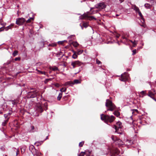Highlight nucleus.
<instances>
[{
  "instance_id": "nucleus-1",
  "label": "nucleus",
  "mask_w": 156,
  "mask_h": 156,
  "mask_svg": "<svg viewBox=\"0 0 156 156\" xmlns=\"http://www.w3.org/2000/svg\"><path fill=\"white\" fill-rule=\"evenodd\" d=\"M101 119L105 123H112L115 120V117L112 115L110 116L107 115L102 114L101 115Z\"/></svg>"
},
{
  "instance_id": "nucleus-2",
  "label": "nucleus",
  "mask_w": 156,
  "mask_h": 156,
  "mask_svg": "<svg viewBox=\"0 0 156 156\" xmlns=\"http://www.w3.org/2000/svg\"><path fill=\"white\" fill-rule=\"evenodd\" d=\"M30 89L31 90L27 93V98H30L36 97L39 91L37 89L32 88H30Z\"/></svg>"
},
{
  "instance_id": "nucleus-3",
  "label": "nucleus",
  "mask_w": 156,
  "mask_h": 156,
  "mask_svg": "<svg viewBox=\"0 0 156 156\" xmlns=\"http://www.w3.org/2000/svg\"><path fill=\"white\" fill-rule=\"evenodd\" d=\"M106 106L108 108L107 109V111H113L115 108V105L112 103V101L107 99L106 100V102L105 103Z\"/></svg>"
},
{
  "instance_id": "nucleus-4",
  "label": "nucleus",
  "mask_w": 156,
  "mask_h": 156,
  "mask_svg": "<svg viewBox=\"0 0 156 156\" xmlns=\"http://www.w3.org/2000/svg\"><path fill=\"white\" fill-rule=\"evenodd\" d=\"M25 19L23 18H19L16 19V23L19 25H23L25 22Z\"/></svg>"
},
{
  "instance_id": "nucleus-5",
  "label": "nucleus",
  "mask_w": 156,
  "mask_h": 156,
  "mask_svg": "<svg viewBox=\"0 0 156 156\" xmlns=\"http://www.w3.org/2000/svg\"><path fill=\"white\" fill-rule=\"evenodd\" d=\"M129 76L127 73L125 72L123 74L121 75V77L120 80L122 81L125 82L128 79Z\"/></svg>"
},
{
  "instance_id": "nucleus-6",
  "label": "nucleus",
  "mask_w": 156,
  "mask_h": 156,
  "mask_svg": "<svg viewBox=\"0 0 156 156\" xmlns=\"http://www.w3.org/2000/svg\"><path fill=\"white\" fill-rule=\"evenodd\" d=\"M110 154L111 156H116L119 153V151L116 148H113L110 150Z\"/></svg>"
},
{
  "instance_id": "nucleus-7",
  "label": "nucleus",
  "mask_w": 156,
  "mask_h": 156,
  "mask_svg": "<svg viewBox=\"0 0 156 156\" xmlns=\"http://www.w3.org/2000/svg\"><path fill=\"white\" fill-rule=\"evenodd\" d=\"M82 64V63L78 60L72 62L71 63V65L73 66V68H74L76 66H80Z\"/></svg>"
},
{
  "instance_id": "nucleus-8",
  "label": "nucleus",
  "mask_w": 156,
  "mask_h": 156,
  "mask_svg": "<svg viewBox=\"0 0 156 156\" xmlns=\"http://www.w3.org/2000/svg\"><path fill=\"white\" fill-rule=\"evenodd\" d=\"M96 8L100 9H103L105 8V4L102 3H99L95 5Z\"/></svg>"
},
{
  "instance_id": "nucleus-9",
  "label": "nucleus",
  "mask_w": 156,
  "mask_h": 156,
  "mask_svg": "<svg viewBox=\"0 0 156 156\" xmlns=\"http://www.w3.org/2000/svg\"><path fill=\"white\" fill-rule=\"evenodd\" d=\"M37 128H35L33 126H31L28 130V132L30 133H34L37 131Z\"/></svg>"
},
{
  "instance_id": "nucleus-10",
  "label": "nucleus",
  "mask_w": 156,
  "mask_h": 156,
  "mask_svg": "<svg viewBox=\"0 0 156 156\" xmlns=\"http://www.w3.org/2000/svg\"><path fill=\"white\" fill-rule=\"evenodd\" d=\"M90 12H87V13L85 14H83V16L84 17H88L89 18V19L90 20H92L93 19H94L95 20H96V19L95 18L94 16H88V15L89 14H90L89 13Z\"/></svg>"
},
{
  "instance_id": "nucleus-11",
  "label": "nucleus",
  "mask_w": 156,
  "mask_h": 156,
  "mask_svg": "<svg viewBox=\"0 0 156 156\" xmlns=\"http://www.w3.org/2000/svg\"><path fill=\"white\" fill-rule=\"evenodd\" d=\"M37 110L40 112H42L43 111V109L41 105L40 104H38L36 105Z\"/></svg>"
},
{
  "instance_id": "nucleus-12",
  "label": "nucleus",
  "mask_w": 156,
  "mask_h": 156,
  "mask_svg": "<svg viewBox=\"0 0 156 156\" xmlns=\"http://www.w3.org/2000/svg\"><path fill=\"white\" fill-rule=\"evenodd\" d=\"M117 126H114V128L115 129V132L117 131V129L118 128H121L122 126V123L120 122H118L116 123Z\"/></svg>"
},
{
  "instance_id": "nucleus-13",
  "label": "nucleus",
  "mask_w": 156,
  "mask_h": 156,
  "mask_svg": "<svg viewBox=\"0 0 156 156\" xmlns=\"http://www.w3.org/2000/svg\"><path fill=\"white\" fill-rule=\"evenodd\" d=\"M111 138L113 141H115V142H121V140H120L117 139L115 136L112 135L111 136Z\"/></svg>"
},
{
  "instance_id": "nucleus-14",
  "label": "nucleus",
  "mask_w": 156,
  "mask_h": 156,
  "mask_svg": "<svg viewBox=\"0 0 156 156\" xmlns=\"http://www.w3.org/2000/svg\"><path fill=\"white\" fill-rule=\"evenodd\" d=\"M155 93H153L151 90H149L148 91V96L151 97V98L153 99L154 98Z\"/></svg>"
},
{
  "instance_id": "nucleus-15",
  "label": "nucleus",
  "mask_w": 156,
  "mask_h": 156,
  "mask_svg": "<svg viewBox=\"0 0 156 156\" xmlns=\"http://www.w3.org/2000/svg\"><path fill=\"white\" fill-rule=\"evenodd\" d=\"M73 84H74V83H73V82L72 81H69L66 82L65 83V86L69 85L71 86H72Z\"/></svg>"
},
{
  "instance_id": "nucleus-16",
  "label": "nucleus",
  "mask_w": 156,
  "mask_h": 156,
  "mask_svg": "<svg viewBox=\"0 0 156 156\" xmlns=\"http://www.w3.org/2000/svg\"><path fill=\"white\" fill-rule=\"evenodd\" d=\"M132 9L136 11V13L140 10L139 8L136 5L132 6Z\"/></svg>"
},
{
  "instance_id": "nucleus-17",
  "label": "nucleus",
  "mask_w": 156,
  "mask_h": 156,
  "mask_svg": "<svg viewBox=\"0 0 156 156\" xmlns=\"http://www.w3.org/2000/svg\"><path fill=\"white\" fill-rule=\"evenodd\" d=\"M9 118H8L6 120L4 121L2 123V126H5L8 122Z\"/></svg>"
},
{
  "instance_id": "nucleus-18",
  "label": "nucleus",
  "mask_w": 156,
  "mask_h": 156,
  "mask_svg": "<svg viewBox=\"0 0 156 156\" xmlns=\"http://www.w3.org/2000/svg\"><path fill=\"white\" fill-rule=\"evenodd\" d=\"M14 24H11L10 25L8 26V27L4 28V29L5 31H7L9 29H10L11 28V27L13 26Z\"/></svg>"
},
{
  "instance_id": "nucleus-19",
  "label": "nucleus",
  "mask_w": 156,
  "mask_h": 156,
  "mask_svg": "<svg viewBox=\"0 0 156 156\" xmlns=\"http://www.w3.org/2000/svg\"><path fill=\"white\" fill-rule=\"evenodd\" d=\"M144 6L146 9H150L151 6V5L148 3H145Z\"/></svg>"
},
{
  "instance_id": "nucleus-20",
  "label": "nucleus",
  "mask_w": 156,
  "mask_h": 156,
  "mask_svg": "<svg viewBox=\"0 0 156 156\" xmlns=\"http://www.w3.org/2000/svg\"><path fill=\"white\" fill-rule=\"evenodd\" d=\"M48 103L47 102H45L44 104V105L43 106V109H44L45 110H47L48 109Z\"/></svg>"
},
{
  "instance_id": "nucleus-21",
  "label": "nucleus",
  "mask_w": 156,
  "mask_h": 156,
  "mask_svg": "<svg viewBox=\"0 0 156 156\" xmlns=\"http://www.w3.org/2000/svg\"><path fill=\"white\" fill-rule=\"evenodd\" d=\"M72 44L75 48L77 47L79 45V44L77 42H73Z\"/></svg>"
},
{
  "instance_id": "nucleus-22",
  "label": "nucleus",
  "mask_w": 156,
  "mask_h": 156,
  "mask_svg": "<svg viewBox=\"0 0 156 156\" xmlns=\"http://www.w3.org/2000/svg\"><path fill=\"white\" fill-rule=\"evenodd\" d=\"M43 141H37L35 142L34 144H36V145L37 146L40 145H41L43 144Z\"/></svg>"
},
{
  "instance_id": "nucleus-23",
  "label": "nucleus",
  "mask_w": 156,
  "mask_h": 156,
  "mask_svg": "<svg viewBox=\"0 0 156 156\" xmlns=\"http://www.w3.org/2000/svg\"><path fill=\"white\" fill-rule=\"evenodd\" d=\"M136 13H138V14L140 16V17H141V18L142 20H143L144 19L143 16L142 15L141 12L140 10L138 12Z\"/></svg>"
},
{
  "instance_id": "nucleus-24",
  "label": "nucleus",
  "mask_w": 156,
  "mask_h": 156,
  "mask_svg": "<svg viewBox=\"0 0 156 156\" xmlns=\"http://www.w3.org/2000/svg\"><path fill=\"white\" fill-rule=\"evenodd\" d=\"M62 93H60L59 94L58 97H57V100L58 101L60 100L62 96Z\"/></svg>"
},
{
  "instance_id": "nucleus-25",
  "label": "nucleus",
  "mask_w": 156,
  "mask_h": 156,
  "mask_svg": "<svg viewBox=\"0 0 156 156\" xmlns=\"http://www.w3.org/2000/svg\"><path fill=\"white\" fill-rule=\"evenodd\" d=\"M73 83H74V84L80 83H81V81L78 80H74Z\"/></svg>"
},
{
  "instance_id": "nucleus-26",
  "label": "nucleus",
  "mask_w": 156,
  "mask_h": 156,
  "mask_svg": "<svg viewBox=\"0 0 156 156\" xmlns=\"http://www.w3.org/2000/svg\"><path fill=\"white\" fill-rule=\"evenodd\" d=\"M113 114L117 117H118L120 115V113L118 111H115L114 112Z\"/></svg>"
},
{
  "instance_id": "nucleus-27",
  "label": "nucleus",
  "mask_w": 156,
  "mask_h": 156,
  "mask_svg": "<svg viewBox=\"0 0 156 156\" xmlns=\"http://www.w3.org/2000/svg\"><path fill=\"white\" fill-rule=\"evenodd\" d=\"M146 91H142L140 92V94L142 95L143 97L144 96H145L146 95Z\"/></svg>"
},
{
  "instance_id": "nucleus-28",
  "label": "nucleus",
  "mask_w": 156,
  "mask_h": 156,
  "mask_svg": "<svg viewBox=\"0 0 156 156\" xmlns=\"http://www.w3.org/2000/svg\"><path fill=\"white\" fill-rule=\"evenodd\" d=\"M18 51L16 50H15L12 53V55L14 57H15L18 55Z\"/></svg>"
},
{
  "instance_id": "nucleus-29",
  "label": "nucleus",
  "mask_w": 156,
  "mask_h": 156,
  "mask_svg": "<svg viewBox=\"0 0 156 156\" xmlns=\"http://www.w3.org/2000/svg\"><path fill=\"white\" fill-rule=\"evenodd\" d=\"M57 45V44L56 43H52L51 44H48L49 46H51L52 47H55Z\"/></svg>"
},
{
  "instance_id": "nucleus-30",
  "label": "nucleus",
  "mask_w": 156,
  "mask_h": 156,
  "mask_svg": "<svg viewBox=\"0 0 156 156\" xmlns=\"http://www.w3.org/2000/svg\"><path fill=\"white\" fill-rule=\"evenodd\" d=\"M36 70L37 71V72H38L39 73L41 74H43L44 75H46V73L44 71H42L40 70H37V69Z\"/></svg>"
},
{
  "instance_id": "nucleus-31",
  "label": "nucleus",
  "mask_w": 156,
  "mask_h": 156,
  "mask_svg": "<svg viewBox=\"0 0 156 156\" xmlns=\"http://www.w3.org/2000/svg\"><path fill=\"white\" fill-rule=\"evenodd\" d=\"M11 101L13 105H16L17 103V102L16 100H11Z\"/></svg>"
},
{
  "instance_id": "nucleus-32",
  "label": "nucleus",
  "mask_w": 156,
  "mask_h": 156,
  "mask_svg": "<svg viewBox=\"0 0 156 156\" xmlns=\"http://www.w3.org/2000/svg\"><path fill=\"white\" fill-rule=\"evenodd\" d=\"M77 54H73L72 56V58L73 59H76L77 58Z\"/></svg>"
},
{
  "instance_id": "nucleus-33",
  "label": "nucleus",
  "mask_w": 156,
  "mask_h": 156,
  "mask_svg": "<svg viewBox=\"0 0 156 156\" xmlns=\"http://www.w3.org/2000/svg\"><path fill=\"white\" fill-rule=\"evenodd\" d=\"M83 52V51L82 50H78L76 52V54H77V55H79L82 54Z\"/></svg>"
},
{
  "instance_id": "nucleus-34",
  "label": "nucleus",
  "mask_w": 156,
  "mask_h": 156,
  "mask_svg": "<svg viewBox=\"0 0 156 156\" xmlns=\"http://www.w3.org/2000/svg\"><path fill=\"white\" fill-rule=\"evenodd\" d=\"M34 18L33 17H30V19H29L26 22L27 23H30L31 21V20H33Z\"/></svg>"
},
{
  "instance_id": "nucleus-35",
  "label": "nucleus",
  "mask_w": 156,
  "mask_h": 156,
  "mask_svg": "<svg viewBox=\"0 0 156 156\" xmlns=\"http://www.w3.org/2000/svg\"><path fill=\"white\" fill-rule=\"evenodd\" d=\"M66 88H62L60 89V91L61 92H65L66 91Z\"/></svg>"
},
{
  "instance_id": "nucleus-36",
  "label": "nucleus",
  "mask_w": 156,
  "mask_h": 156,
  "mask_svg": "<svg viewBox=\"0 0 156 156\" xmlns=\"http://www.w3.org/2000/svg\"><path fill=\"white\" fill-rule=\"evenodd\" d=\"M84 144V141H82L81 142H80L79 144V146L80 147H82L83 146Z\"/></svg>"
},
{
  "instance_id": "nucleus-37",
  "label": "nucleus",
  "mask_w": 156,
  "mask_h": 156,
  "mask_svg": "<svg viewBox=\"0 0 156 156\" xmlns=\"http://www.w3.org/2000/svg\"><path fill=\"white\" fill-rule=\"evenodd\" d=\"M131 42L133 44V46L134 47H135L137 44V42L136 41H134L133 42L131 41Z\"/></svg>"
},
{
  "instance_id": "nucleus-38",
  "label": "nucleus",
  "mask_w": 156,
  "mask_h": 156,
  "mask_svg": "<svg viewBox=\"0 0 156 156\" xmlns=\"http://www.w3.org/2000/svg\"><path fill=\"white\" fill-rule=\"evenodd\" d=\"M51 78H49V79H46L45 81H44V83H47V82L49 80H51Z\"/></svg>"
},
{
  "instance_id": "nucleus-39",
  "label": "nucleus",
  "mask_w": 156,
  "mask_h": 156,
  "mask_svg": "<svg viewBox=\"0 0 156 156\" xmlns=\"http://www.w3.org/2000/svg\"><path fill=\"white\" fill-rule=\"evenodd\" d=\"M21 60V58L20 57L16 58L14 59L15 61H20Z\"/></svg>"
},
{
  "instance_id": "nucleus-40",
  "label": "nucleus",
  "mask_w": 156,
  "mask_h": 156,
  "mask_svg": "<svg viewBox=\"0 0 156 156\" xmlns=\"http://www.w3.org/2000/svg\"><path fill=\"white\" fill-rule=\"evenodd\" d=\"M96 63L98 65L101 63V62L100 61H99V60H98V59L97 58L96 59Z\"/></svg>"
},
{
  "instance_id": "nucleus-41",
  "label": "nucleus",
  "mask_w": 156,
  "mask_h": 156,
  "mask_svg": "<svg viewBox=\"0 0 156 156\" xmlns=\"http://www.w3.org/2000/svg\"><path fill=\"white\" fill-rule=\"evenodd\" d=\"M35 147L33 145H31L29 147V149L30 150H31V149L33 150V149H34Z\"/></svg>"
},
{
  "instance_id": "nucleus-42",
  "label": "nucleus",
  "mask_w": 156,
  "mask_h": 156,
  "mask_svg": "<svg viewBox=\"0 0 156 156\" xmlns=\"http://www.w3.org/2000/svg\"><path fill=\"white\" fill-rule=\"evenodd\" d=\"M52 69L54 71L57 70H58V68L56 67H54L52 68Z\"/></svg>"
},
{
  "instance_id": "nucleus-43",
  "label": "nucleus",
  "mask_w": 156,
  "mask_h": 156,
  "mask_svg": "<svg viewBox=\"0 0 156 156\" xmlns=\"http://www.w3.org/2000/svg\"><path fill=\"white\" fill-rule=\"evenodd\" d=\"M133 112L132 113L133 114H134L135 112H136V113H137L138 110L137 109H133L132 110Z\"/></svg>"
},
{
  "instance_id": "nucleus-44",
  "label": "nucleus",
  "mask_w": 156,
  "mask_h": 156,
  "mask_svg": "<svg viewBox=\"0 0 156 156\" xmlns=\"http://www.w3.org/2000/svg\"><path fill=\"white\" fill-rule=\"evenodd\" d=\"M133 54H132V55H134L136 53V49H134V50H133Z\"/></svg>"
},
{
  "instance_id": "nucleus-45",
  "label": "nucleus",
  "mask_w": 156,
  "mask_h": 156,
  "mask_svg": "<svg viewBox=\"0 0 156 156\" xmlns=\"http://www.w3.org/2000/svg\"><path fill=\"white\" fill-rule=\"evenodd\" d=\"M55 87H59V86H60V85L58 83H56L55 84Z\"/></svg>"
},
{
  "instance_id": "nucleus-46",
  "label": "nucleus",
  "mask_w": 156,
  "mask_h": 156,
  "mask_svg": "<svg viewBox=\"0 0 156 156\" xmlns=\"http://www.w3.org/2000/svg\"><path fill=\"white\" fill-rule=\"evenodd\" d=\"M127 141L128 142H129V144H131L133 143V142L131 140H127Z\"/></svg>"
},
{
  "instance_id": "nucleus-47",
  "label": "nucleus",
  "mask_w": 156,
  "mask_h": 156,
  "mask_svg": "<svg viewBox=\"0 0 156 156\" xmlns=\"http://www.w3.org/2000/svg\"><path fill=\"white\" fill-rule=\"evenodd\" d=\"M83 26L85 28H86L87 27V24L86 23H84L83 24Z\"/></svg>"
},
{
  "instance_id": "nucleus-48",
  "label": "nucleus",
  "mask_w": 156,
  "mask_h": 156,
  "mask_svg": "<svg viewBox=\"0 0 156 156\" xmlns=\"http://www.w3.org/2000/svg\"><path fill=\"white\" fill-rule=\"evenodd\" d=\"M8 116V114H5L4 115V116L5 117V118L6 119L7 118Z\"/></svg>"
},
{
  "instance_id": "nucleus-49",
  "label": "nucleus",
  "mask_w": 156,
  "mask_h": 156,
  "mask_svg": "<svg viewBox=\"0 0 156 156\" xmlns=\"http://www.w3.org/2000/svg\"><path fill=\"white\" fill-rule=\"evenodd\" d=\"M1 24L3 26V27H4L6 25V23H1Z\"/></svg>"
},
{
  "instance_id": "nucleus-50",
  "label": "nucleus",
  "mask_w": 156,
  "mask_h": 156,
  "mask_svg": "<svg viewBox=\"0 0 156 156\" xmlns=\"http://www.w3.org/2000/svg\"><path fill=\"white\" fill-rule=\"evenodd\" d=\"M4 29V28H3V27H1L0 28V32H1L2 31V30H3Z\"/></svg>"
},
{
  "instance_id": "nucleus-51",
  "label": "nucleus",
  "mask_w": 156,
  "mask_h": 156,
  "mask_svg": "<svg viewBox=\"0 0 156 156\" xmlns=\"http://www.w3.org/2000/svg\"><path fill=\"white\" fill-rule=\"evenodd\" d=\"M58 44H62V41H58Z\"/></svg>"
},
{
  "instance_id": "nucleus-52",
  "label": "nucleus",
  "mask_w": 156,
  "mask_h": 156,
  "mask_svg": "<svg viewBox=\"0 0 156 156\" xmlns=\"http://www.w3.org/2000/svg\"><path fill=\"white\" fill-rule=\"evenodd\" d=\"M124 0H119L121 3L123 2Z\"/></svg>"
},
{
  "instance_id": "nucleus-53",
  "label": "nucleus",
  "mask_w": 156,
  "mask_h": 156,
  "mask_svg": "<svg viewBox=\"0 0 156 156\" xmlns=\"http://www.w3.org/2000/svg\"><path fill=\"white\" fill-rule=\"evenodd\" d=\"M72 52L73 53V54H76V52H75L73 50Z\"/></svg>"
},
{
  "instance_id": "nucleus-54",
  "label": "nucleus",
  "mask_w": 156,
  "mask_h": 156,
  "mask_svg": "<svg viewBox=\"0 0 156 156\" xmlns=\"http://www.w3.org/2000/svg\"><path fill=\"white\" fill-rule=\"evenodd\" d=\"M119 37V35L118 34V35H117L116 36V37L117 38H118Z\"/></svg>"
},
{
  "instance_id": "nucleus-55",
  "label": "nucleus",
  "mask_w": 156,
  "mask_h": 156,
  "mask_svg": "<svg viewBox=\"0 0 156 156\" xmlns=\"http://www.w3.org/2000/svg\"><path fill=\"white\" fill-rule=\"evenodd\" d=\"M48 139V136H47L46 137V139H45L44 140H47V139Z\"/></svg>"
},
{
  "instance_id": "nucleus-56",
  "label": "nucleus",
  "mask_w": 156,
  "mask_h": 156,
  "mask_svg": "<svg viewBox=\"0 0 156 156\" xmlns=\"http://www.w3.org/2000/svg\"><path fill=\"white\" fill-rule=\"evenodd\" d=\"M152 99L154 100L155 101H156V99H155L154 98H153Z\"/></svg>"
},
{
  "instance_id": "nucleus-57",
  "label": "nucleus",
  "mask_w": 156,
  "mask_h": 156,
  "mask_svg": "<svg viewBox=\"0 0 156 156\" xmlns=\"http://www.w3.org/2000/svg\"><path fill=\"white\" fill-rule=\"evenodd\" d=\"M18 151H18V150H17V152H16V155H17V154H18V153H17V152H18Z\"/></svg>"
},
{
  "instance_id": "nucleus-58",
  "label": "nucleus",
  "mask_w": 156,
  "mask_h": 156,
  "mask_svg": "<svg viewBox=\"0 0 156 156\" xmlns=\"http://www.w3.org/2000/svg\"><path fill=\"white\" fill-rule=\"evenodd\" d=\"M119 16V15H118V14H117L116 15V16Z\"/></svg>"
},
{
  "instance_id": "nucleus-59",
  "label": "nucleus",
  "mask_w": 156,
  "mask_h": 156,
  "mask_svg": "<svg viewBox=\"0 0 156 156\" xmlns=\"http://www.w3.org/2000/svg\"><path fill=\"white\" fill-rule=\"evenodd\" d=\"M7 114H8V115H11V114L9 113H7Z\"/></svg>"
},
{
  "instance_id": "nucleus-60",
  "label": "nucleus",
  "mask_w": 156,
  "mask_h": 156,
  "mask_svg": "<svg viewBox=\"0 0 156 156\" xmlns=\"http://www.w3.org/2000/svg\"><path fill=\"white\" fill-rule=\"evenodd\" d=\"M23 149L22 148L21 149V151L22 152L23 151Z\"/></svg>"
},
{
  "instance_id": "nucleus-61",
  "label": "nucleus",
  "mask_w": 156,
  "mask_h": 156,
  "mask_svg": "<svg viewBox=\"0 0 156 156\" xmlns=\"http://www.w3.org/2000/svg\"><path fill=\"white\" fill-rule=\"evenodd\" d=\"M2 20H0V23L1 22Z\"/></svg>"
},
{
  "instance_id": "nucleus-62",
  "label": "nucleus",
  "mask_w": 156,
  "mask_h": 156,
  "mask_svg": "<svg viewBox=\"0 0 156 156\" xmlns=\"http://www.w3.org/2000/svg\"><path fill=\"white\" fill-rule=\"evenodd\" d=\"M9 63H10V62H8V63H7V64H9Z\"/></svg>"
},
{
  "instance_id": "nucleus-63",
  "label": "nucleus",
  "mask_w": 156,
  "mask_h": 156,
  "mask_svg": "<svg viewBox=\"0 0 156 156\" xmlns=\"http://www.w3.org/2000/svg\"><path fill=\"white\" fill-rule=\"evenodd\" d=\"M23 151H25V150H24V149H23Z\"/></svg>"
},
{
  "instance_id": "nucleus-64",
  "label": "nucleus",
  "mask_w": 156,
  "mask_h": 156,
  "mask_svg": "<svg viewBox=\"0 0 156 156\" xmlns=\"http://www.w3.org/2000/svg\"><path fill=\"white\" fill-rule=\"evenodd\" d=\"M120 144V145H122V144H121V143H120V144Z\"/></svg>"
}]
</instances>
